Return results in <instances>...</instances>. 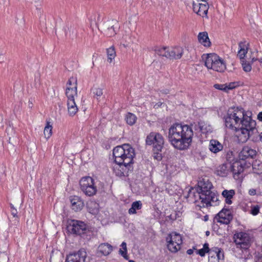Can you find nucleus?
<instances>
[{
	"label": "nucleus",
	"instance_id": "nucleus-10",
	"mask_svg": "<svg viewBox=\"0 0 262 262\" xmlns=\"http://www.w3.org/2000/svg\"><path fill=\"white\" fill-rule=\"evenodd\" d=\"M167 247L169 251L176 253L181 249L182 244L181 235L176 232H172L166 237Z\"/></svg>",
	"mask_w": 262,
	"mask_h": 262
},
{
	"label": "nucleus",
	"instance_id": "nucleus-13",
	"mask_svg": "<svg viewBox=\"0 0 262 262\" xmlns=\"http://www.w3.org/2000/svg\"><path fill=\"white\" fill-rule=\"evenodd\" d=\"M118 28V23L116 20H107L101 27L102 32L107 37L114 36L116 34V29Z\"/></svg>",
	"mask_w": 262,
	"mask_h": 262
},
{
	"label": "nucleus",
	"instance_id": "nucleus-5",
	"mask_svg": "<svg viewBox=\"0 0 262 262\" xmlns=\"http://www.w3.org/2000/svg\"><path fill=\"white\" fill-rule=\"evenodd\" d=\"M113 154L116 164H132L135 156L134 149L128 144L116 146Z\"/></svg>",
	"mask_w": 262,
	"mask_h": 262
},
{
	"label": "nucleus",
	"instance_id": "nucleus-2",
	"mask_svg": "<svg viewBox=\"0 0 262 262\" xmlns=\"http://www.w3.org/2000/svg\"><path fill=\"white\" fill-rule=\"evenodd\" d=\"M251 115V112L248 113L240 126L235 130L239 142L246 143L250 138L253 142H257L260 138L258 136L256 121L252 119Z\"/></svg>",
	"mask_w": 262,
	"mask_h": 262
},
{
	"label": "nucleus",
	"instance_id": "nucleus-41",
	"mask_svg": "<svg viewBox=\"0 0 262 262\" xmlns=\"http://www.w3.org/2000/svg\"><path fill=\"white\" fill-rule=\"evenodd\" d=\"M216 251H215L216 253V256L217 257L218 260H223L224 259V254L223 252L219 249L216 248Z\"/></svg>",
	"mask_w": 262,
	"mask_h": 262
},
{
	"label": "nucleus",
	"instance_id": "nucleus-38",
	"mask_svg": "<svg viewBox=\"0 0 262 262\" xmlns=\"http://www.w3.org/2000/svg\"><path fill=\"white\" fill-rule=\"evenodd\" d=\"M93 93L97 97H100L103 94V90L100 88H94L92 89ZM98 99V98H97Z\"/></svg>",
	"mask_w": 262,
	"mask_h": 262
},
{
	"label": "nucleus",
	"instance_id": "nucleus-18",
	"mask_svg": "<svg viewBox=\"0 0 262 262\" xmlns=\"http://www.w3.org/2000/svg\"><path fill=\"white\" fill-rule=\"evenodd\" d=\"M71 209L76 211H79L84 207V202L81 198L78 196L74 195L69 198Z\"/></svg>",
	"mask_w": 262,
	"mask_h": 262
},
{
	"label": "nucleus",
	"instance_id": "nucleus-52",
	"mask_svg": "<svg viewBox=\"0 0 262 262\" xmlns=\"http://www.w3.org/2000/svg\"><path fill=\"white\" fill-rule=\"evenodd\" d=\"M40 0H32V2H34V3H38L39 2H40Z\"/></svg>",
	"mask_w": 262,
	"mask_h": 262
},
{
	"label": "nucleus",
	"instance_id": "nucleus-48",
	"mask_svg": "<svg viewBox=\"0 0 262 262\" xmlns=\"http://www.w3.org/2000/svg\"><path fill=\"white\" fill-rule=\"evenodd\" d=\"M249 194L250 195H255L256 194V190L255 189H250L249 190Z\"/></svg>",
	"mask_w": 262,
	"mask_h": 262
},
{
	"label": "nucleus",
	"instance_id": "nucleus-56",
	"mask_svg": "<svg viewBox=\"0 0 262 262\" xmlns=\"http://www.w3.org/2000/svg\"><path fill=\"white\" fill-rule=\"evenodd\" d=\"M129 262H135V261L133 260H129Z\"/></svg>",
	"mask_w": 262,
	"mask_h": 262
},
{
	"label": "nucleus",
	"instance_id": "nucleus-45",
	"mask_svg": "<svg viewBox=\"0 0 262 262\" xmlns=\"http://www.w3.org/2000/svg\"><path fill=\"white\" fill-rule=\"evenodd\" d=\"M170 55H171V54H170V49H169V48H166V51H165V54H164V57H166V58H170L171 59V56H170Z\"/></svg>",
	"mask_w": 262,
	"mask_h": 262
},
{
	"label": "nucleus",
	"instance_id": "nucleus-23",
	"mask_svg": "<svg viewBox=\"0 0 262 262\" xmlns=\"http://www.w3.org/2000/svg\"><path fill=\"white\" fill-rule=\"evenodd\" d=\"M199 42L206 47H209L211 46V42L208 37L207 32L199 33L198 36Z\"/></svg>",
	"mask_w": 262,
	"mask_h": 262
},
{
	"label": "nucleus",
	"instance_id": "nucleus-51",
	"mask_svg": "<svg viewBox=\"0 0 262 262\" xmlns=\"http://www.w3.org/2000/svg\"><path fill=\"white\" fill-rule=\"evenodd\" d=\"M258 136L260 137V138L258 139V141H262V133L260 134H258Z\"/></svg>",
	"mask_w": 262,
	"mask_h": 262
},
{
	"label": "nucleus",
	"instance_id": "nucleus-17",
	"mask_svg": "<svg viewBox=\"0 0 262 262\" xmlns=\"http://www.w3.org/2000/svg\"><path fill=\"white\" fill-rule=\"evenodd\" d=\"M193 10L198 15L204 17L207 14L208 6L207 3L202 4L200 0H194L192 4Z\"/></svg>",
	"mask_w": 262,
	"mask_h": 262
},
{
	"label": "nucleus",
	"instance_id": "nucleus-47",
	"mask_svg": "<svg viewBox=\"0 0 262 262\" xmlns=\"http://www.w3.org/2000/svg\"><path fill=\"white\" fill-rule=\"evenodd\" d=\"M154 157L155 159L158 160H160L162 159L161 154H159L158 153H157V156H155Z\"/></svg>",
	"mask_w": 262,
	"mask_h": 262
},
{
	"label": "nucleus",
	"instance_id": "nucleus-8",
	"mask_svg": "<svg viewBox=\"0 0 262 262\" xmlns=\"http://www.w3.org/2000/svg\"><path fill=\"white\" fill-rule=\"evenodd\" d=\"M79 185L80 189L86 195L93 196L97 191L94 180L91 177H82L79 181Z\"/></svg>",
	"mask_w": 262,
	"mask_h": 262
},
{
	"label": "nucleus",
	"instance_id": "nucleus-12",
	"mask_svg": "<svg viewBox=\"0 0 262 262\" xmlns=\"http://www.w3.org/2000/svg\"><path fill=\"white\" fill-rule=\"evenodd\" d=\"M234 242L239 247L243 249H247L251 243V238L250 235L245 232H239L234 234Z\"/></svg>",
	"mask_w": 262,
	"mask_h": 262
},
{
	"label": "nucleus",
	"instance_id": "nucleus-16",
	"mask_svg": "<svg viewBox=\"0 0 262 262\" xmlns=\"http://www.w3.org/2000/svg\"><path fill=\"white\" fill-rule=\"evenodd\" d=\"M131 164H116L113 167L114 172L119 177L127 176L129 171L132 169Z\"/></svg>",
	"mask_w": 262,
	"mask_h": 262
},
{
	"label": "nucleus",
	"instance_id": "nucleus-54",
	"mask_svg": "<svg viewBox=\"0 0 262 262\" xmlns=\"http://www.w3.org/2000/svg\"><path fill=\"white\" fill-rule=\"evenodd\" d=\"M259 229L260 231H262V226H261L260 227H259Z\"/></svg>",
	"mask_w": 262,
	"mask_h": 262
},
{
	"label": "nucleus",
	"instance_id": "nucleus-15",
	"mask_svg": "<svg viewBox=\"0 0 262 262\" xmlns=\"http://www.w3.org/2000/svg\"><path fill=\"white\" fill-rule=\"evenodd\" d=\"M87 253L84 249H80L77 253L67 256V262H85Z\"/></svg>",
	"mask_w": 262,
	"mask_h": 262
},
{
	"label": "nucleus",
	"instance_id": "nucleus-49",
	"mask_svg": "<svg viewBox=\"0 0 262 262\" xmlns=\"http://www.w3.org/2000/svg\"><path fill=\"white\" fill-rule=\"evenodd\" d=\"M187 253L189 255H191L193 253V249H189L188 250H187Z\"/></svg>",
	"mask_w": 262,
	"mask_h": 262
},
{
	"label": "nucleus",
	"instance_id": "nucleus-39",
	"mask_svg": "<svg viewBox=\"0 0 262 262\" xmlns=\"http://www.w3.org/2000/svg\"><path fill=\"white\" fill-rule=\"evenodd\" d=\"M259 205H252L251 207L250 213L253 215H256L259 213Z\"/></svg>",
	"mask_w": 262,
	"mask_h": 262
},
{
	"label": "nucleus",
	"instance_id": "nucleus-3",
	"mask_svg": "<svg viewBox=\"0 0 262 262\" xmlns=\"http://www.w3.org/2000/svg\"><path fill=\"white\" fill-rule=\"evenodd\" d=\"M200 192L198 193L199 199L195 201L196 206L200 209L217 205L218 201L216 193L211 190L212 185L208 179H203L198 182Z\"/></svg>",
	"mask_w": 262,
	"mask_h": 262
},
{
	"label": "nucleus",
	"instance_id": "nucleus-19",
	"mask_svg": "<svg viewBox=\"0 0 262 262\" xmlns=\"http://www.w3.org/2000/svg\"><path fill=\"white\" fill-rule=\"evenodd\" d=\"M256 154L257 152L255 150L246 146L243 148L242 151L239 152V158L242 160H245L248 158L253 159L256 156Z\"/></svg>",
	"mask_w": 262,
	"mask_h": 262
},
{
	"label": "nucleus",
	"instance_id": "nucleus-42",
	"mask_svg": "<svg viewBox=\"0 0 262 262\" xmlns=\"http://www.w3.org/2000/svg\"><path fill=\"white\" fill-rule=\"evenodd\" d=\"M214 87L216 89H219V90H223L224 91L227 92L226 88H227V87L226 85V84H215Z\"/></svg>",
	"mask_w": 262,
	"mask_h": 262
},
{
	"label": "nucleus",
	"instance_id": "nucleus-40",
	"mask_svg": "<svg viewBox=\"0 0 262 262\" xmlns=\"http://www.w3.org/2000/svg\"><path fill=\"white\" fill-rule=\"evenodd\" d=\"M226 85L227 88H226V91L228 92L229 90H232L237 86H238V84L236 82H230L228 84H226Z\"/></svg>",
	"mask_w": 262,
	"mask_h": 262
},
{
	"label": "nucleus",
	"instance_id": "nucleus-43",
	"mask_svg": "<svg viewBox=\"0 0 262 262\" xmlns=\"http://www.w3.org/2000/svg\"><path fill=\"white\" fill-rule=\"evenodd\" d=\"M11 214L13 215L14 217H17V210L14 207V206L11 204Z\"/></svg>",
	"mask_w": 262,
	"mask_h": 262
},
{
	"label": "nucleus",
	"instance_id": "nucleus-20",
	"mask_svg": "<svg viewBox=\"0 0 262 262\" xmlns=\"http://www.w3.org/2000/svg\"><path fill=\"white\" fill-rule=\"evenodd\" d=\"M249 44L246 41H241L238 43L239 50L237 57L242 60H244L249 49Z\"/></svg>",
	"mask_w": 262,
	"mask_h": 262
},
{
	"label": "nucleus",
	"instance_id": "nucleus-7",
	"mask_svg": "<svg viewBox=\"0 0 262 262\" xmlns=\"http://www.w3.org/2000/svg\"><path fill=\"white\" fill-rule=\"evenodd\" d=\"M205 65L208 69L217 72L223 73L226 70L225 61L215 53H210L206 55Z\"/></svg>",
	"mask_w": 262,
	"mask_h": 262
},
{
	"label": "nucleus",
	"instance_id": "nucleus-14",
	"mask_svg": "<svg viewBox=\"0 0 262 262\" xmlns=\"http://www.w3.org/2000/svg\"><path fill=\"white\" fill-rule=\"evenodd\" d=\"M233 216L230 210L224 208L215 217L219 223L228 225L232 221Z\"/></svg>",
	"mask_w": 262,
	"mask_h": 262
},
{
	"label": "nucleus",
	"instance_id": "nucleus-36",
	"mask_svg": "<svg viewBox=\"0 0 262 262\" xmlns=\"http://www.w3.org/2000/svg\"><path fill=\"white\" fill-rule=\"evenodd\" d=\"M166 48V47H156L154 50L158 55L164 56L165 54Z\"/></svg>",
	"mask_w": 262,
	"mask_h": 262
},
{
	"label": "nucleus",
	"instance_id": "nucleus-33",
	"mask_svg": "<svg viewBox=\"0 0 262 262\" xmlns=\"http://www.w3.org/2000/svg\"><path fill=\"white\" fill-rule=\"evenodd\" d=\"M209 252V244L205 243L203 245V248L199 250H196V254L200 255L201 257L205 255V254Z\"/></svg>",
	"mask_w": 262,
	"mask_h": 262
},
{
	"label": "nucleus",
	"instance_id": "nucleus-29",
	"mask_svg": "<svg viewBox=\"0 0 262 262\" xmlns=\"http://www.w3.org/2000/svg\"><path fill=\"white\" fill-rule=\"evenodd\" d=\"M107 61L111 63L116 56V53L114 47H111L106 50Z\"/></svg>",
	"mask_w": 262,
	"mask_h": 262
},
{
	"label": "nucleus",
	"instance_id": "nucleus-44",
	"mask_svg": "<svg viewBox=\"0 0 262 262\" xmlns=\"http://www.w3.org/2000/svg\"><path fill=\"white\" fill-rule=\"evenodd\" d=\"M257 56H258V55H256V57H255L253 55H251L250 56V59H251L252 63H253L254 61H255L256 60H258L259 61V62L262 63V56L259 58H257Z\"/></svg>",
	"mask_w": 262,
	"mask_h": 262
},
{
	"label": "nucleus",
	"instance_id": "nucleus-53",
	"mask_svg": "<svg viewBox=\"0 0 262 262\" xmlns=\"http://www.w3.org/2000/svg\"><path fill=\"white\" fill-rule=\"evenodd\" d=\"M209 233H210L209 231H207V232H206V234L207 235H209Z\"/></svg>",
	"mask_w": 262,
	"mask_h": 262
},
{
	"label": "nucleus",
	"instance_id": "nucleus-25",
	"mask_svg": "<svg viewBox=\"0 0 262 262\" xmlns=\"http://www.w3.org/2000/svg\"><path fill=\"white\" fill-rule=\"evenodd\" d=\"M171 59H178L181 58L183 54L182 48L180 47L170 49Z\"/></svg>",
	"mask_w": 262,
	"mask_h": 262
},
{
	"label": "nucleus",
	"instance_id": "nucleus-31",
	"mask_svg": "<svg viewBox=\"0 0 262 262\" xmlns=\"http://www.w3.org/2000/svg\"><path fill=\"white\" fill-rule=\"evenodd\" d=\"M126 123L129 125H134L137 121V117L131 113H128L125 116Z\"/></svg>",
	"mask_w": 262,
	"mask_h": 262
},
{
	"label": "nucleus",
	"instance_id": "nucleus-6",
	"mask_svg": "<svg viewBox=\"0 0 262 262\" xmlns=\"http://www.w3.org/2000/svg\"><path fill=\"white\" fill-rule=\"evenodd\" d=\"M77 78L74 76L70 77L67 83V97L68 98L67 105L71 116L75 115L78 111L74 99V97L77 96Z\"/></svg>",
	"mask_w": 262,
	"mask_h": 262
},
{
	"label": "nucleus",
	"instance_id": "nucleus-37",
	"mask_svg": "<svg viewBox=\"0 0 262 262\" xmlns=\"http://www.w3.org/2000/svg\"><path fill=\"white\" fill-rule=\"evenodd\" d=\"M69 36L72 39H73L75 38L77 34V29L74 27H70L69 28Z\"/></svg>",
	"mask_w": 262,
	"mask_h": 262
},
{
	"label": "nucleus",
	"instance_id": "nucleus-32",
	"mask_svg": "<svg viewBox=\"0 0 262 262\" xmlns=\"http://www.w3.org/2000/svg\"><path fill=\"white\" fill-rule=\"evenodd\" d=\"M121 247L122 248L119 249V253L125 259H128L129 256L127 255L126 243L124 242H122Z\"/></svg>",
	"mask_w": 262,
	"mask_h": 262
},
{
	"label": "nucleus",
	"instance_id": "nucleus-28",
	"mask_svg": "<svg viewBox=\"0 0 262 262\" xmlns=\"http://www.w3.org/2000/svg\"><path fill=\"white\" fill-rule=\"evenodd\" d=\"M43 134L46 139H49L52 135V126L48 121H46V125L43 130Z\"/></svg>",
	"mask_w": 262,
	"mask_h": 262
},
{
	"label": "nucleus",
	"instance_id": "nucleus-35",
	"mask_svg": "<svg viewBox=\"0 0 262 262\" xmlns=\"http://www.w3.org/2000/svg\"><path fill=\"white\" fill-rule=\"evenodd\" d=\"M242 65L244 71L246 72H249L251 71L252 67L251 64L245 60H242Z\"/></svg>",
	"mask_w": 262,
	"mask_h": 262
},
{
	"label": "nucleus",
	"instance_id": "nucleus-50",
	"mask_svg": "<svg viewBox=\"0 0 262 262\" xmlns=\"http://www.w3.org/2000/svg\"><path fill=\"white\" fill-rule=\"evenodd\" d=\"M161 92L163 94H168L169 93V91L168 90H163L162 91H161Z\"/></svg>",
	"mask_w": 262,
	"mask_h": 262
},
{
	"label": "nucleus",
	"instance_id": "nucleus-27",
	"mask_svg": "<svg viewBox=\"0 0 262 262\" xmlns=\"http://www.w3.org/2000/svg\"><path fill=\"white\" fill-rule=\"evenodd\" d=\"M222 194L224 198H225L226 203L228 204H231L232 203L231 199L235 194L234 190L232 189L230 190H224Z\"/></svg>",
	"mask_w": 262,
	"mask_h": 262
},
{
	"label": "nucleus",
	"instance_id": "nucleus-11",
	"mask_svg": "<svg viewBox=\"0 0 262 262\" xmlns=\"http://www.w3.org/2000/svg\"><path fill=\"white\" fill-rule=\"evenodd\" d=\"M86 229V225L82 221L75 220H67V231L69 233L80 235L84 233Z\"/></svg>",
	"mask_w": 262,
	"mask_h": 262
},
{
	"label": "nucleus",
	"instance_id": "nucleus-1",
	"mask_svg": "<svg viewBox=\"0 0 262 262\" xmlns=\"http://www.w3.org/2000/svg\"><path fill=\"white\" fill-rule=\"evenodd\" d=\"M193 132L191 126L174 123L168 130V139L171 144L176 149L185 150L192 142Z\"/></svg>",
	"mask_w": 262,
	"mask_h": 262
},
{
	"label": "nucleus",
	"instance_id": "nucleus-21",
	"mask_svg": "<svg viewBox=\"0 0 262 262\" xmlns=\"http://www.w3.org/2000/svg\"><path fill=\"white\" fill-rule=\"evenodd\" d=\"M113 251V247L107 243L100 244L97 249V252L103 255L107 256Z\"/></svg>",
	"mask_w": 262,
	"mask_h": 262
},
{
	"label": "nucleus",
	"instance_id": "nucleus-9",
	"mask_svg": "<svg viewBox=\"0 0 262 262\" xmlns=\"http://www.w3.org/2000/svg\"><path fill=\"white\" fill-rule=\"evenodd\" d=\"M146 144L152 145L154 150L157 152L161 151L164 147V139L163 136L157 132H151L146 138Z\"/></svg>",
	"mask_w": 262,
	"mask_h": 262
},
{
	"label": "nucleus",
	"instance_id": "nucleus-4",
	"mask_svg": "<svg viewBox=\"0 0 262 262\" xmlns=\"http://www.w3.org/2000/svg\"><path fill=\"white\" fill-rule=\"evenodd\" d=\"M249 112H246L242 107H231L225 117L226 127L235 131L241 125L243 119Z\"/></svg>",
	"mask_w": 262,
	"mask_h": 262
},
{
	"label": "nucleus",
	"instance_id": "nucleus-22",
	"mask_svg": "<svg viewBox=\"0 0 262 262\" xmlns=\"http://www.w3.org/2000/svg\"><path fill=\"white\" fill-rule=\"evenodd\" d=\"M231 170V164H223L220 165L216 170V173L220 176L225 177L227 175Z\"/></svg>",
	"mask_w": 262,
	"mask_h": 262
},
{
	"label": "nucleus",
	"instance_id": "nucleus-26",
	"mask_svg": "<svg viewBox=\"0 0 262 262\" xmlns=\"http://www.w3.org/2000/svg\"><path fill=\"white\" fill-rule=\"evenodd\" d=\"M231 170L233 174H239L244 171V167L241 162H235L231 165Z\"/></svg>",
	"mask_w": 262,
	"mask_h": 262
},
{
	"label": "nucleus",
	"instance_id": "nucleus-34",
	"mask_svg": "<svg viewBox=\"0 0 262 262\" xmlns=\"http://www.w3.org/2000/svg\"><path fill=\"white\" fill-rule=\"evenodd\" d=\"M133 42L131 37L128 36H125L122 37V39L121 41V43L124 47H127L130 46V44Z\"/></svg>",
	"mask_w": 262,
	"mask_h": 262
},
{
	"label": "nucleus",
	"instance_id": "nucleus-30",
	"mask_svg": "<svg viewBox=\"0 0 262 262\" xmlns=\"http://www.w3.org/2000/svg\"><path fill=\"white\" fill-rule=\"evenodd\" d=\"M142 207V203L141 201L134 202L132 204L131 208L128 210V213L130 214L136 213V210H139Z\"/></svg>",
	"mask_w": 262,
	"mask_h": 262
},
{
	"label": "nucleus",
	"instance_id": "nucleus-46",
	"mask_svg": "<svg viewBox=\"0 0 262 262\" xmlns=\"http://www.w3.org/2000/svg\"><path fill=\"white\" fill-rule=\"evenodd\" d=\"M257 119L260 121H262V112H260L258 115H257Z\"/></svg>",
	"mask_w": 262,
	"mask_h": 262
},
{
	"label": "nucleus",
	"instance_id": "nucleus-55",
	"mask_svg": "<svg viewBox=\"0 0 262 262\" xmlns=\"http://www.w3.org/2000/svg\"><path fill=\"white\" fill-rule=\"evenodd\" d=\"M207 1L208 0H201V1H203V2H204L206 3H207ZM200 1H201V0H200Z\"/></svg>",
	"mask_w": 262,
	"mask_h": 262
},
{
	"label": "nucleus",
	"instance_id": "nucleus-24",
	"mask_svg": "<svg viewBox=\"0 0 262 262\" xmlns=\"http://www.w3.org/2000/svg\"><path fill=\"white\" fill-rule=\"evenodd\" d=\"M223 148V145L216 140H211L209 142V149L213 153H217Z\"/></svg>",
	"mask_w": 262,
	"mask_h": 262
}]
</instances>
